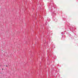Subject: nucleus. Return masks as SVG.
Here are the masks:
<instances>
[{
	"label": "nucleus",
	"instance_id": "1",
	"mask_svg": "<svg viewBox=\"0 0 78 78\" xmlns=\"http://www.w3.org/2000/svg\"><path fill=\"white\" fill-rule=\"evenodd\" d=\"M6 67H8V66L6 65Z\"/></svg>",
	"mask_w": 78,
	"mask_h": 78
},
{
	"label": "nucleus",
	"instance_id": "2",
	"mask_svg": "<svg viewBox=\"0 0 78 78\" xmlns=\"http://www.w3.org/2000/svg\"><path fill=\"white\" fill-rule=\"evenodd\" d=\"M2 70H3V69H2Z\"/></svg>",
	"mask_w": 78,
	"mask_h": 78
}]
</instances>
